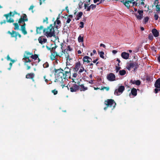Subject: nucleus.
<instances>
[{
    "label": "nucleus",
    "mask_w": 160,
    "mask_h": 160,
    "mask_svg": "<svg viewBox=\"0 0 160 160\" xmlns=\"http://www.w3.org/2000/svg\"><path fill=\"white\" fill-rule=\"evenodd\" d=\"M107 79L110 81H113L115 80V76L113 73H110L107 76Z\"/></svg>",
    "instance_id": "obj_11"
},
{
    "label": "nucleus",
    "mask_w": 160,
    "mask_h": 160,
    "mask_svg": "<svg viewBox=\"0 0 160 160\" xmlns=\"http://www.w3.org/2000/svg\"><path fill=\"white\" fill-rule=\"evenodd\" d=\"M132 3L133 6H136L138 5V3L136 1H132Z\"/></svg>",
    "instance_id": "obj_47"
},
{
    "label": "nucleus",
    "mask_w": 160,
    "mask_h": 160,
    "mask_svg": "<svg viewBox=\"0 0 160 160\" xmlns=\"http://www.w3.org/2000/svg\"><path fill=\"white\" fill-rule=\"evenodd\" d=\"M125 89L123 86H120L118 89H116L114 92V94L116 95H119L122 94Z\"/></svg>",
    "instance_id": "obj_7"
},
{
    "label": "nucleus",
    "mask_w": 160,
    "mask_h": 160,
    "mask_svg": "<svg viewBox=\"0 0 160 160\" xmlns=\"http://www.w3.org/2000/svg\"><path fill=\"white\" fill-rule=\"evenodd\" d=\"M25 27L24 26H21V30H24V29H25Z\"/></svg>",
    "instance_id": "obj_61"
},
{
    "label": "nucleus",
    "mask_w": 160,
    "mask_h": 160,
    "mask_svg": "<svg viewBox=\"0 0 160 160\" xmlns=\"http://www.w3.org/2000/svg\"><path fill=\"white\" fill-rule=\"evenodd\" d=\"M149 18L148 17H146L144 18V22L145 23H146L148 20Z\"/></svg>",
    "instance_id": "obj_46"
},
{
    "label": "nucleus",
    "mask_w": 160,
    "mask_h": 160,
    "mask_svg": "<svg viewBox=\"0 0 160 160\" xmlns=\"http://www.w3.org/2000/svg\"><path fill=\"white\" fill-rule=\"evenodd\" d=\"M68 70L65 71L64 72H59L58 71L55 74V82H57L63 88L67 85L68 81L67 78L70 77V70L68 68L65 69Z\"/></svg>",
    "instance_id": "obj_1"
},
{
    "label": "nucleus",
    "mask_w": 160,
    "mask_h": 160,
    "mask_svg": "<svg viewBox=\"0 0 160 160\" xmlns=\"http://www.w3.org/2000/svg\"><path fill=\"white\" fill-rule=\"evenodd\" d=\"M152 78L149 76H147L146 78L147 80L148 81H151L152 80Z\"/></svg>",
    "instance_id": "obj_38"
},
{
    "label": "nucleus",
    "mask_w": 160,
    "mask_h": 160,
    "mask_svg": "<svg viewBox=\"0 0 160 160\" xmlns=\"http://www.w3.org/2000/svg\"><path fill=\"white\" fill-rule=\"evenodd\" d=\"M119 74L121 76H123L126 73V72L124 70H120L119 71Z\"/></svg>",
    "instance_id": "obj_28"
},
{
    "label": "nucleus",
    "mask_w": 160,
    "mask_h": 160,
    "mask_svg": "<svg viewBox=\"0 0 160 160\" xmlns=\"http://www.w3.org/2000/svg\"><path fill=\"white\" fill-rule=\"evenodd\" d=\"M51 92L52 93H53V94L54 95L57 94L58 93V91H57V90H56L55 89L54 90H52L51 91Z\"/></svg>",
    "instance_id": "obj_40"
},
{
    "label": "nucleus",
    "mask_w": 160,
    "mask_h": 160,
    "mask_svg": "<svg viewBox=\"0 0 160 160\" xmlns=\"http://www.w3.org/2000/svg\"><path fill=\"white\" fill-rule=\"evenodd\" d=\"M25 65L27 66V69L28 70L30 68V66H29V65H30V64H31V62L30 63L29 62H25Z\"/></svg>",
    "instance_id": "obj_34"
},
{
    "label": "nucleus",
    "mask_w": 160,
    "mask_h": 160,
    "mask_svg": "<svg viewBox=\"0 0 160 160\" xmlns=\"http://www.w3.org/2000/svg\"><path fill=\"white\" fill-rule=\"evenodd\" d=\"M96 7V5H94L93 4H92L90 6V7H91V8L92 9H93L95 8Z\"/></svg>",
    "instance_id": "obj_42"
},
{
    "label": "nucleus",
    "mask_w": 160,
    "mask_h": 160,
    "mask_svg": "<svg viewBox=\"0 0 160 160\" xmlns=\"http://www.w3.org/2000/svg\"><path fill=\"white\" fill-rule=\"evenodd\" d=\"M43 28V27L42 26H41L40 27H37L36 30L37 33H40Z\"/></svg>",
    "instance_id": "obj_25"
},
{
    "label": "nucleus",
    "mask_w": 160,
    "mask_h": 160,
    "mask_svg": "<svg viewBox=\"0 0 160 160\" xmlns=\"http://www.w3.org/2000/svg\"><path fill=\"white\" fill-rule=\"evenodd\" d=\"M25 65L27 66V69L28 70L30 68V66H29V65H30V64H31V62L30 63L29 62H25Z\"/></svg>",
    "instance_id": "obj_35"
},
{
    "label": "nucleus",
    "mask_w": 160,
    "mask_h": 160,
    "mask_svg": "<svg viewBox=\"0 0 160 160\" xmlns=\"http://www.w3.org/2000/svg\"><path fill=\"white\" fill-rule=\"evenodd\" d=\"M154 86L156 88L154 89V92L157 93L160 91V78H158L155 82Z\"/></svg>",
    "instance_id": "obj_6"
},
{
    "label": "nucleus",
    "mask_w": 160,
    "mask_h": 160,
    "mask_svg": "<svg viewBox=\"0 0 160 160\" xmlns=\"http://www.w3.org/2000/svg\"><path fill=\"white\" fill-rule=\"evenodd\" d=\"M8 33L10 34L11 36L12 37H16L18 36L17 33H16L15 31H12L11 32L10 31H9L8 32Z\"/></svg>",
    "instance_id": "obj_20"
},
{
    "label": "nucleus",
    "mask_w": 160,
    "mask_h": 160,
    "mask_svg": "<svg viewBox=\"0 0 160 160\" xmlns=\"http://www.w3.org/2000/svg\"><path fill=\"white\" fill-rule=\"evenodd\" d=\"M22 32L24 35H26L27 34V32L26 30L25 29H24V30H21Z\"/></svg>",
    "instance_id": "obj_52"
},
{
    "label": "nucleus",
    "mask_w": 160,
    "mask_h": 160,
    "mask_svg": "<svg viewBox=\"0 0 160 160\" xmlns=\"http://www.w3.org/2000/svg\"><path fill=\"white\" fill-rule=\"evenodd\" d=\"M139 3H140L139 4H141V5H144V2H143L142 0V2H141L140 1Z\"/></svg>",
    "instance_id": "obj_63"
},
{
    "label": "nucleus",
    "mask_w": 160,
    "mask_h": 160,
    "mask_svg": "<svg viewBox=\"0 0 160 160\" xmlns=\"http://www.w3.org/2000/svg\"><path fill=\"white\" fill-rule=\"evenodd\" d=\"M105 104L107 105V107L104 108V110H106L107 108H110L111 110L113 109L115 107L116 103L113 99H108L105 102Z\"/></svg>",
    "instance_id": "obj_3"
},
{
    "label": "nucleus",
    "mask_w": 160,
    "mask_h": 160,
    "mask_svg": "<svg viewBox=\"0 0 160 160\" xmlns=\"http://www.w3.org/2000/svg\"><path fill=\"white\" fill-rule=\"evenodd\" d=\"M80 89L81 91H85L88 89L87 87H85L82 84L80 86Z\"/></svg>",
    "instance_id": "obj_27"
},
{
    "label": "nucleus",
    "mask_w": 160,
    "mask_h": 160,
    "mask_svg": "<svg viewBox=\"0 0 160 160\" xmlns=\"http://www.w3.org/2000/svg\"><path fill=\"white\" fill-rule=\"evenodd\" d=\"M31 58L34 60H36L37 58H38V56L36 54L34 55H32L31 56Z\"/></svg>",
    "instance_id": "obj_33"
},
{
    "label": "nucleus",
    "mask_w": 160,
    "mask_h": 160,
    "mask_svg": "<svg viewBox=\"0 0 160 160\" xmlns=\"http://www.w3.org/2000/svg\"><path fill=\"white\" fill-rule=\"evenodd\" d=\"M34 76V74L33 73H30L26 75V78H27L32 79Z\"/></svg>",
    "instance_id": "obj_24"
},
{
    "label": "nucleus",
    "mask_w": 160,
    "mask_h": 160,
    "mask_svg": "<svg viewBox=\"0 0 160 160\" xmlns=\"http://www.w3.org/2000/svg\"><path fill=\"white\" fill-rule=\"evenodd\" d=\"M80 26H79V27L81 28H83L84 27V23L82 22H80Z\"/></svg>",
    "instance_id": "obj_43"
},
{
    "label": "nucleus",
    "mask_w": 160,
    "mask_h": 160,
    "mask_svg": "<svg viewBox=\"0 0 160 160\" xmlns=\"http://www.w3.org/2000/svg\"><path fill=\"white\" fill-rule=\"evenodd\" d=\"M43 66L44 68H47L48 67L49 64L48 62H46L43 64Z\"/></svg>",
    "instance_id": "obj_36"
},
{
    "label": "nucleus",
    "mask_w": 160,
    "mask_h": 160,
    "mask_svg": "<svg viewBox=\"0 0 160 160\" xmlns=\"http://www.w3.org/2000/svg\"><path fill=\"white\" fill-rule=\"evenodd\" d=\"M154 18L156 20H157L158 18V15L156 14H155L154 15Z\"/></svg>",
    "instance_id": "obj_48"
},
{
    "label": "nucleus",
    "mask_w": 160,
    "mask_h": 160,
    "mask_svg": "<svg viewBox=\"0 0 160 160\" xmlns=\"http://www.w3.org/2000/svg\"><path fill=\"white\" fill-rule=\"evenodd\" d=\"M71 92H75L77 91L79 89L78 86L75 83H70L69 85V87Z\"/></svg>",
    "instance_id": "obj_5"
},
{
    "label": "nucleus",
    "mask_w": 160,
    "mask_h": 160,
    "mask_svg": "<svg viewBox=\"0 0 160 160\" xmlns=\"http://www.w3.org/2000/svg\"><path fill=\"white\" fill-rule=\"evenodd\" d=\"M135 84L137 85H139L140 84L141 82L139 80H137L136 81V82H135Z\"/></svg>",
    "instance_id": "obj_44"
},
{
    "label": "nucleus",
    "mask_w": 160,
    "mask_h": 160,
    "mask_svg": "<svg viewBox=\"0 0 160 160\" xmlns=\"http://www.w3.org/2000/svg\"><path fill=\"white\" fill-rule=\"evenodd\" d=\"M92 61V59L87 56L84 57L83 58V62L84 64L88 63Z\"/></svg>",
    "instance_id": "obj_12"
},
{
    "label": "nucleus",
    "mask_w": 160,
    "mask_h": 160,
    "mask_svg": "<svg viewBox=\"0 0 160 160\" xmlns=\"http://www.w3.org/2000/svg\"><path fill=\"white\" fill-rule=\"evenodd\" d=\"M136 80H131V82L133 84H135V82H136Z\"/></svg>",
    "instance_id": "obj_57"
},
{
    "label": "nucleus",
    "mask_w": 160,
    "mask_h": 160,
    "mask_svg": "<svg viewBox=\"0 0 160 160\" xmlns=\"http://www.w3.org/2000/svg\"><path fill=\"white\" fill-rule=\"evenodd\" d=\"M156 11L157 12L160 11V5H157L156 6Z\"/></svg>",
    "instance_id": "obj_37"
},
{
    "label": "nucleus",
    "mask_w": 160,
    "mask_h": 160,
    "mask_svg": "<svg viewBox=\"0 0 160 160\" xmlns=\"http://www.w3.org/2000/svg\"><path fill=\"white\" fill-rule=\"evenodd\" d=\"M98 54L99 55L100 57L102 58H104V53L102 51H101L98 52Z\"/></svg>",
    "instance_id": "obj_30"
},
{
    "label": "nucleus",
    "mask_w": 160,
    "mask_h": 160,
    "mask_svg": "<svg viewBox=\"0 0 160 160\" xmlns=\"http://www.w3.org/2000/svg\"><path fill=\"white\" fill-rule=\"evenodd\" d=\"M43 78H44V80H45V82H46L47 83H48V80L46 78V76H44Z\"/></svg>",
    "instance_id": "obj_58"
},
{
    "label": "nucleus",
    "mask_w": 160,
    "mask_h": 160,
    "mask_svg": "<svg viewBox=\"0 0 160 160\" xmlns=\"http://www.w3.org/2000/svg\"><path fill=\"white\" fill-rule=\"evenodd\" d=\"M59 17L58 18L56 21L54 22V26H55L56 28H59L61 25V22L59 20Z\"/></svg>",
    "instance_id": "obj_14"
},
{
    "label": "nucleus",
    "mask_w": 160,
    "mask_h": 160,
    "mask_svg": "<svg viewBox=\"0 0 160 160\" xmlns=\"http://www.w3.org/2000/svg\"><path fill=\"white\" fill-rule=\"evenodd\" d=\"M121 68L120 67H117V66H116V72L117 73L119 71V70H120V69Z\"/></svg>",
    "instance_id": "obj_45"
},
{
    "label": "nucleus",
    "mask_w": 160,
    "mask_h": 160,
    "mask_svg": "<svg viewBox=\"0 0 160 160\" xmlns=\"http://www.w3.org/2000/svg\"><path fill=\"white\" fill-rule=\"evenodd\" d=\"M122 2H123L124 5L128 8H129L130 7V5H129L130 2H128V0H126L124 1V0H123L121 1Z\"/></svg>",
    "instance_id": "obj_19"
},
{
    "label": "nucleus",
    "mask_w": 160,
    "mask_h": 160,
    "mask_svg": "<svg viewBox=\"0 0 160 160\" xmlns=\"http://www.w3.org/2000/svg\"><path fill=\"white\" fill-rule=\"evenodd\" d=\"M148 38L150 40H152L153 39V36L151 34H149L148 36Z\"/></svg>",
    "instance_id": "obj_41"
},
{
    "label": "nucleus",
    "mask_w": 160,
    "mask_h": 160,
    "mask_svg": "<svg viewBox=\"0 0 160 160\" xmlns=\"http://www.w3.org/2000/svg\"><path fill=\"white\" fill-rule=\"evenodd\" d=\"M34 8V6L32 5L29 8V10H32Z\"/></svg>",
    "instance_id": "obj_60"
},
{
    "label": "nucleus",
    "mask_w": 160,
    "mask_h": 160,
    "mask_svg": "<svg viewBox=\"0 0 160 160\" xmlns=\"http://www.w3.org/2000/svg\"><path fill=\"white\" fill-rule=\"evenodd\" d=\"M32 55V53L29 52H26V55H25V57L23 59L24 62H31V60L29 58V57H31Z\"/></svg>",
    "instance_id": "obj_9"
},
{
    "label": "nucleus",
    "mask_w": 160,
    "mask_h": 160,
    "mask_svg": "<svg viewBox=\"0 0 160 160\" xmlns=\"http://www.w3.org/2000/svg\"><path fill=\"white\" fill-rule=\"evenodd\" d=\"M117 61L118 62V66H120V65L119 64V63H120V59L118 58H117Z\"/></svg>",
    "instance_id": "obj_59"
},
{
    "label": "nucleus",
    "mask_w": 160,
    "mask_h": 160,
    "mask_svg": "<svg viewBox=\"0 0 160 160\" xmlns=\"http://www.w3.org/2000/svg\"><path fill=\"white\" fill-rule=\"evenodd\" d=\"M85 70L84 68L83 67H81L79 70V73L82 72L83 71Z\"/></svg>",
    "instance_id": "obj_39"
},
{
    "label": "nucleus",
    "mask_w": 160,
    "mask_h": 160,
    "mask_svg": "<svg viewBox=\"0 0 160 160\" xmlns=\"http://www.w3.org/2000/svg\"><path fill=\"white\" fill-rule=\"evenodd\" d=\"M137 90L136 88H133L131 90V93L134 96H136L137 95Z\"/></svg>",
    "instance_id": "obj_21"
},
{
    "label": "nucleus",
    "mask_w": 160,
    "mask_h": 160,
    "mask_svg": "<svg viewBox=\"0 0 160 160\" xmlns=\"http://www.w3.org/2000/svg\"><path fill=\"white\" fill-rule=\"evenodd\" d=\"M77 76V73H74L73 74V77H74V78H76V77Z\"/></svg>",
    "instance_id": "obj_62"
},
{
    "label": "nucleus",
    "mask_w": 160,
    "mask_h": 160,
    "mask_svg": "<svg viewBox=\"0 0 160 160\" xmlns=\"http://www.w3.org/2000/svg\"><path fill=\"white\" fill-rule=\"evenodd\" d=\"M40 1V4L41 5L43 3H44L45 0H43L42 1V0H39Z\"/></svg>",
    "instance_id": "obj_55"
},
{
    "label": "nucleus",
    "mask_w": 160,
    "mask_h": 160,
    "mask_svg": "<svg viewBox=\"0 0 160 160\" xmlns=\"http://www.w3.org/2000/svg\"><path fill=\"white\" fill-rule=\"evenodd\" d=\"M43 22H46L47 23H48V18L47 17H46L45 19L43 20Z\"/></svg>",
    "instance_id": "obj_51"
},
{
    "label": "nucleus",
    "mask_w": 160,
    "mask_h": 160,
    "mask_svg": "<svg viewBox=\"0 0 160 160\" xmlns=\"http://www.w3.org/2000/svg\"><path fill=\"white\" fill-rule=\"evenodd\" d=\"M152 32L155 37H157L158 36L159 33L158 31L155 28L152 30Z\"/></svg>",
    "instance_id": "obj_17"
},
{
    "label": "nucleus",
    "mask_w": 160,
    "mask_h": 160,
    "mask_svg": "<svg viewBox=\"0 0 160 160\" xmlns=\"http://www.w3.org/2000/svg\"><path fill=\"white\" fill-rule=\"evenodd\" d=\"M15 14H17L16 12H10L7 14H5L4 16L6 18L7 22H14L13 19L11 18V17H13Z\"/></svg>",
    "instance_id": "obj_4"
},
{
    "label": "nucleus",
    "mask_w": 160,
    "mask_h": 160,
    "mask_svg": "<svg viewBox=\"0 0 160 160\" xmlns=\"http://www.w3.org/2000/svg\"><path fill=\"white\" fill-rule=\"evenodd\" d=\"M28 20L27 16L25 14H23L22 16L19 19L18 21V23L19 24L21 23H24L22 25L25 27L26 24L24 22L25 21H27Z\"/></svg>",
    "instance_id": "obj_8"
},
{
    "label": "nucleus",
    "mask_w": 160,
    "mask_h": 160,
    "mask_svg": "<svg viewBox=\"0 0 160 160\" xmlns=\"http://www.w3.org/2000/svg\"><path fill=\"white\" fill-rule=\"evenodd\" d=\"M38 40L39 42L42 44L45 43L46 42L47 40L45 38L40 37L39 38Z\"/></svg>",
    "instance_id": "obj_16"
},
{
    "label": "nucleus",
    "mask_w": 160,
    "mask_h": 160,
    "mask_svg": "<svg viewBox=\"0 0 160 160\" xmlns=\"http://www.w3.org/2000/svg\"><path fill=\"white\" fill-rule=\"evenodd\" d=\"M104 89H106L107 91H108L109 90V88L104 87L103 88H102L101 89L103 90Z\"/></svg>",
    "instance_id": "obj_53"
},
{
    "label": "nucleus",
    "mask_w": 160,
    "mask_h": 160,
    "mask_svg": "<svg viewBox=\"0 0 160 160\" xmlns=\"http://www.w3.org/2000/svg\"><path fill=\"white\" fill-rule=\"evenodd\" d=\"M91 0H87V1L84 4V7L85 9H86L87 5H89L90 4V1Z\"/></svg>",
    "instance_id": "obj_32"
},
{
    "label": "nucleus",
    "mask_w": 160,
    "mask_h": 160,
    "mask_svg": "<svg viewBox=\"0 0 160 160\" xmlns=\"http://www.w3.org/2000/svg\"><path fill=\"white\" fill-rule=\"evenodd\" d=\"M82 15V13L81 12H78V14H77L76 16V18H75L76 20H79L80 18L81 17Z\"/></svg>",
    "instance_id": "obj_22"
},
{
    "label": "nucleus",
    "mask_w": 160,
    "mask_h": 160,
    "mask_svg": "<svg viewBox=\"0 0 160 160\" xmlns=\"http://www.w3.org/2000/svg\"><path fill=\"white\" fill-rule=\"evenodd\" d=\"M86 8H87L86 9H87V11H89L90 10L91 7H90V6L89 7H88L87 5Z\"/></svg>",
    "instance_id": "obj_56"
},
{
    "label": "nucleus",
    "mask_w": 160,
    "mask_h": 160,
    "mask_svg": "<svg viewBox=\"0 0 160 160\" xmlns=\"http://www.w3.org/2000/svg\"><path fill=\"white\" fill-rule=\"evenodd\" d=\"M43 33L48 38L55 37L54 27L52 26V25H50L43 30Z\"/></svg>",
    "instance_id": "obj_2"
},
{
    "label": "nucleus",
    "mask_w": 160,
    "mask_h": 160,
    "mask_svg": "<svg viewBox=\"0 0 160 160\" xmlns=\"http://www.w3.org/2000/svg\"><path fill=\"white\" fill-rule=\"evenodd\" d=\"M66 51L65 50H64V51L63 52L64 53V54H65V56L67 58V63L71 59V58H70V56H69L68 53L67 52H65Z\"/></svg>",
    "instance_id": "obj_18"
},
{
    "label": "nucleus",
    "mask_w": 160,
    "mask_h": 160,
    "mask_svg": "<svg viewBox=\"0 0 160 160\" xmlns=\"http://www.w3.org/2000/svg\"><path fill=\"white\" fill-rule=\"evenodd\" d=\"M81 66L80 63L79 62H78L76 63L75 66V69L76 71H78L79 70Z\"/></svg>",
    "instance_id": "obj_26"
},
{
    "label": "nucleus",
    "mask_w": 160,
    "mask_h": 160,
    "mask_svg": "<svg viewBox=\"0 0 160 160\" xmlns=\"http://www.w3.org/2000/svg\"><path fill=\"white\" fill-rule=\"evenodd\" d=\"M129 55L128 53L125 52H122L121 54L122 58L125 59H127L128 58Z\"/></svg>",
    "instance_id": "obj_15"
},
{
    "label": "nucleus",
    "mask_w": 160,
    "mask_h": 160,
    "mask_svg": "<svg viewBox=\"0 0 160 160\" xmlns=\"http://www.w3.org/2000/svg\"><path fill=\"white\" fill-rule=\"evenodd\" d=\"M7 59L8 60H11V59L9 57V55H8L7 56Z\"/></svg>",
    "instance_id": "obj_64"
},
{
    "label": "nucleus",
    "mask_w": 160,
    "mask_h": 160,
    "mask_svg": "<svg viewBox=\"0 0 160 160\" xmlns=\"http://www.w3.org/2000/svg\"><path fill=\"white\" fill-rule=\"evenodd\" d=\"M71 21V19L70 18H68L66 22L67 23H69Z\"/></svg>",
    "instance_id": "obj_54"
},
{
    "label": "nucleus",
    "mask_w": 160,
    "mask_h": 160,
    "mask_svg": "<svg viewBox=\"0 0 160 160\" xmlns=\"http://www.w3.org/2000/svg\"><path fill=\"white\" fill-rule=\"evenodd\" d=\"M143 11L138 10L137 13H135L134 14L137 18L139 20H140L143 17Z\"/></svg>",
    "instance_id": "obj_10"
},
{
    "label": "nucleus",
    "mask_w": 160,
    "mask_h": 160,
    "mask_svg": "<svg viewBox=\"0 0 160 160\" xmlns=\"http://www.w3.org/2000/svg\"><path fill=\"white\" fill-rule=\"evenodd\" d=\"M13 25L14 26V29L15 30H18L19 29V26L17 23H13Z\"/></svg>",
    "instance_id": "obj_31"
},
{
    "label": "nucleus",
    "mask_w": 160,
    "mask_h": 160,
    "mask_svg": "<svg viewBox=\"0 0 160 160\" xmlns=\"http://www.w3.org/2000/svg\"><path fill=\"white\" fill-rule=\"evenodd\" d=\"M105 0H93V2L94 3H96L98 2V3H97V5H98L100 3L103 2Z\"/></svg>",
    "instance_id": "obj_29"
},
{
    "label": "nucleus",
    "mask_w": 160,
    "mask_h": 160,
    "mask_svg": "<svg viewBox=\"0 0 160 160\" xmlns=\"http://www.w3.org/2000/svg\"><path fill=\"white\" fill-rule=\"evenodd\" d=\"M135 67V64L133 63H131L127 66L126 68L129 71L132 70V69H133L134 70ZM132 70L133 71V70Z\"/></svg>",
    "instance_id": "obj_13"
},
{
    "label": "nucleus",
    "mask_w": 160,
    "mask_h": 160,
    "mask_svg": "<svg viewBox=\"0 0 160 160\" xmlns=\"http://www.w3.org/2000/svg\"><path fill=\"white\" fill-rule=\"evenodd\" d=\"M78 40L79 42H83V35H80L78 38Z\"/></svg>",
    "instance_id": "obj_23"
},
{
    "label": "nucleus",
    "mask_w": 160,
    "mask_h": 160,
    "mask_svg": "<svg viewBox=\"0 0 160 160\" xmlns=\"http://www.w3.org/2000/svg\"><path fill=\"white\" fill-rule=\"evenodd\" d=\"M50 58L51 59H52V60H54L55 59V57L54 56V55H53V54H52L51 56H50Z\"/></svg>",
    "instance_id": "obj_49"
},
{
    "label": "nucleus",
    "mask_w": 160,
    "mask_h": 160,
    "mask_svg": "<svg viewBox=\"0 0 160 160\" xmlns=\"http://www.w3.org/2000/svg\"><path fill=\"white\" fill-rule=\"evenodd\" d=\"M159 2L158 0H155L154 1V5L156 6L158 5Z\"/></svg>",
    "instance_id": "obj_50"
}]
</instances>
